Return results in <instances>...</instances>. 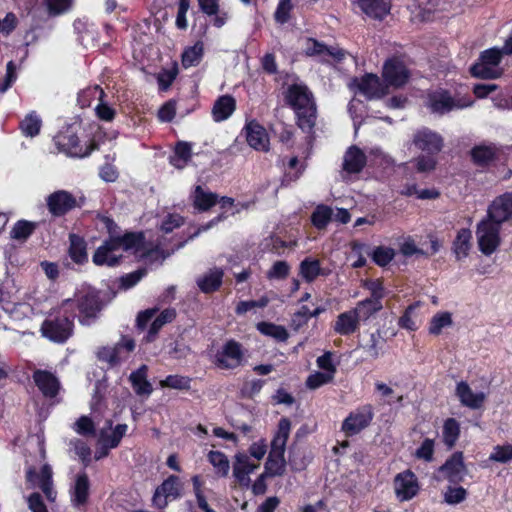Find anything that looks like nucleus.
<instances>
[{"instance_id":"1","label":"nucleus","mask_w":512,"mask_h":512,"mask_svg":"<svg viewBox=\"0 0 512 512\" xmlns=\"http://www.w3.org/2000/svg\"><path fill=\"white\" fill-rule=\"evenodd\" d=\"M109 301V294L106 291L87 286L77 290L72 298L64 299L61 303L65 314L77 318L81 326L89 327L100 319Z\"/></svg>"},{"instance_id":"2","label":"nucleus","mask_w":512,"mask_h":512,"mask_svg":"<svg viewBox=\"0 0 512 512\" xmlns=\"http://www.w3.org/2000/svg\"><path fill=\"white\" fill-rule=\"evenodd\" d=\"M79 130L80 126L71 124L63 127L54 136V143L60 152L70 157L85 158L99 149V144L94 138H90L87 144L82 145L78 135Z\"/></svg>"},{"instance_id":"3","label":"nucleus","mask_w":512,"mask_h":512,"mask_svg":"<svg viewBox=\"0 0 512 512\" xmlns=\"http://www.w3.org/2000/svg\"><path fill=\"white\" fill-rule=\"evenodd\" d=\"M75 319L71 314H65L61 303L54 315L46 318L41 324V334L44 338L56 344L66 343L74 334Z\"/></svg>"},{"instance_id":"4","label":"nucleus","mask_w":512,"mask_h":512,"mask_svg":"<svg viewBox=\"0 0 512 512\" xmlns=\"http://www.w3.org/2000/svg\"><path fill=\"white\" fill-rule=\"evenodd\" d=\"M502 224L488 216L483 217L476 225V237L479 251L490 256L497 251L502 243Z\"/></svg>"},{"instance_id":"5","label":"nucleus","mask_w":512,"mask_h":512,"mask_svg":"<svg viewBox=\"0 0 512 512\" xmlns=\"http://www.w3.org/2000/svg\"><path fill=\"white\" fill-rule=\"evenodd\" d=\"M85 201L84 196L77 198L64 189L55 190L45 198L47 210L53 218L65 217L75 209H81Z\"/></svg>"},{"instance_id":"6","label":"nucleus","mask_w":512,"mask_h":512,"mask_svg":"<svg viewBox=\"0 0 512 512\" xmlns=\"http://www.w3.org/2000/svg\"><path fill=\"white\" fill-rule=\"evenodd\" d=\"M502 58L500 48L493 47L482 51L478 62L470 67L471 75L479 79L498 78L501 73L495 68L501 63Z\"/></svg>"},{"instance_id":"7","label":"nucleus","mask_w":512,"mask_h":512,"mask_svg":"<svg viewBox=\"0 0 512 512\" xmlns=\"http://www.w3.org/2000/svg\"><path fill=\"white\" fill-rule=\"evenodd\" d=\"M135 349L133 339L123 338L114 346H101L96 352L98 361L106 363L108 368H115L128 359L129 354Z\"/></svg>"},{"instance_id":"8","label":"nucleus","mask_w":512,"mask_h":512,"mask_svg":"<svg viewBox=\"0 0 512 512\" xmlns=\"http://www.w3.org/2000/svg\"><path fill=\"white\" fill-rule=\"evenodd\" d=\"M245 354L241 343L234 339L225 342L214 357V364L222 370H233L243 365Z\"/></svg>"},{"instance_id":"9","label":"nucleus","mask_w":512,"mask_h":512,"mask_svg":"<svg viewBox=\"0 0 512 512\" xmlns=\"http://www.w3.org/2000/svg\"><path fill=\"white\" fill-rule=\"evenodd\" d=\"M373 418V406L371 404H364L348 414L342 422L341 430L346 437L355 436L367 428Z\"/></svg>"},{"instance_id":"10","label":"nucleus","mask_w":512,"mask_h":512,"mask_svg":"<svg viewBox=\"0 0 512 512\" xmlns=\"http://www.w3.org/2000/svg\"><path fill=\"white\" fill-rule=\"evenodd\" d=\"M183 484L177 475H169L154 491L152 497L153 505L163 510L168 506L169 501L182 497Z\"/></svg>"},{"instance_id":"11","label":"nucleus","mask_w":512,"mask_h":512,"mask_svg":"<svg viewBox=\"0 0 512 512\" xmlns=\"http://www.w3.org/2000/svg\"><path fill=\"white\" fill-rule=\"evenodd\" d=\"M393 487L399 502L410 501L420 492L419 480L411 469L396 474L393 479Z\"/></svg>"},{"instance_id":"12","label":"nucleus","mask_w":512,"mask_h":512,"mask_svg":"<svg viewBox=\"0 0 512 512\" xmlns=\"http://www.w3.org/2000/svg\"><path fill=\"white\" fill-rule=\"evenodd\" d=\"M241 135L245 137L249 147L255 151L265 153L270 151V137L268 132L256 119L246 121L241 130Z\"/></svg>"},{"instance_id":"13","label":"nucleus","mask_w":512,"mask_h":512,"mask_svg":"<svg viewBox=\"0 0 512 512\" xmlns=\"http://www.w3.org/2000/svg\"><path fill=\"white\" fill-rule=\"evenodd\" d=\"M443 478L453 485H458L464 481L467 475V467L464 462L462 451H455L446 461L437 469Z\"/></svg>"},{"instance_id":"14","label":"nucleus","mask_w":512,"mask_h":512,"mask_svg":"<svg viewBox=\"0 0 512 512\" xmlns=\"http://www.w3.org/2000/svg\"><path fill=\"white\" fill-rule=\"evenodd\" d=\"M412 144L426 154L438 155L443 149L444 140L439 133L422 127L414 133Z\"/></svg>"},{"instance_id":"15","label":"nucleus","mask_w":512,"mask_h":512,"mask_svg":"<svg viewBox=\"0 0 512 512\" xmlns=\"http://www.w3.org/2000/svg\"><path fill=\"white\" fill-rule=\"evenodd\" d=\"M382 77L387 87L400 88L408 82L410 73L403 61L398 57H391L383 65Z\"/></svg>"},{"instance_id":"16","label":"nucleus","mask_w":512,"mask_h":512,"mask_svg":"<svg viewBox=\"0 0 512 512\" xmlns=\"http://www.w3.org/2000/svg\"><path fill=\"white\" fill-rule=\"evenodd\" d=\"M26 481L38 487L49 501H54L56 492L53 490L52 469L48 464L42 466L40 473L35 468L29 467L26 471Z\"/></svg>"},{"instance_id":"17","label":"nucleus","mask_w":512,"mask_h":512,"mask_svg":"<svg viewBox=\"0 0 512 512\" xmlns=\"http://www.w3.org/2000/svg\"><path fill=\"white\" fill-rule=\"evenodd\" d=\"M486 216L500 224L512 219V192H505L495 197L488 205Z\"/></svg>"},{"instance_id":"18","label":"nucleus","mask_w":512,"mask_h":512,"mask_svg":"<svg viewBox=\"0 0 512 512\" xmlns=\"http://www.w3.org/2000/svg\"><path fill=\"white\" fill-rule=\"evenodd\" d=\"M33 381L43 397L55 398L61 389L59 379L51 371L36 369L32 374Z\"/></svg>"},{"instance_id":"19","label":"nucleus","mask_w":512,"mask_h":512,"mask_svg":"<svg viewBox=\"0 0 512 512\" xmlns=\"http://www.w3.org/2000/svg\"><path fill=\"white\" fill-rule=\"evenodd\" d=\"M357 82V88L366 99H379L384 97L388 93L387 85L383 84L379 77L373 73H366Z\"/></svg>"},{"instance_id":"20","label":"nucleus","mask_w":512,"mask_h":512,"mask_svg":"<svg viewBox=\"0 0 512 512\" xmlns=\"http://www.w3.org/2000/svg\"><path fill=\"white\" fill-rule=\"evenodd\" d=\"M113 239L111 236L103 241V243L95 250L92 261L96 266H107V267H117L120 265L123 256L115 255L113 252L117 251Z\"/></svg>"},{"instance_id":"21","label":"nucleus","mask_w":512,"mask_h":512,"mask_svg":"<svg viewBox=\"0 0 512 512\" xmlns=\"http://www.w3.org/2000/svg\"><path fill=\"white\" fill-rule=\"evenodd\" d=\"M430 102L432 111L440 114L448 113L454 108L468 107L472 103L470 100H455L447 90H441L431 95Z\"/></svg>"},{"instance_id":"22","label":"nucleus","mask_w":512,"mask_h":512,"mask_svg":"<svg viewBox=\"0 0 512 512\" xmlns=\"http://www.w3.org/2000/svg\"><path fill=\"white\" fill-rule=\"evenodd\" d=\"M285 100L293 110H301L314 104L313 94L305 84H291L287 88Z\"/></svg>"},{"instance_id":"23","label":"nucleus","mask_w":512,"mask_h":512,"mask_svg":"<svg viewBox=\"0 0 512 512\" xmlns=\"http://www.w3.org/2000/svg\"><path fill=\"white\" fill-rule=\"evenodd\" d=\"M208 28L209 26L207 23L199 26V29L196 32V36L199 38L198 41L193 46L187 47L182 53L181 61L183 67L188 68L200 63L204 54V44L202 39L206 36Z\"/></svg>"},{"instance_id":"24","label":"nucleus","mask_w":512,"mask_h":512,"mask_svg":"<svg viewBox=\"0 0 512 512\" xmlns=\"http://www.w3.org/2000/svg\"><path fill=\"white\" fill-rule=\"evenodd\" d=\"M472 163L480 168H488L498 158V149L494 144H479L470 150Z\"/></svg>"},{"instance_id":"25","label":"nucleus","mask_w":512,"mask_h":512,"mask_svg":"<svg viewBox=\"0 0 512 512\" xmlns=\"http://www.w3.org/2000/svg\"><path fill=\"white\" fill-rule=\"evenodd\" d=\"M367 164V156L358 146H350L343 158L342 168L349 174L360 173Z\"/></svg>"},{"instance_id":"26","label":"nucleus","mask_w":512,"mask_h":512,"mask_svg":"<svg viewBox=\"0 0 512 512\" xmlns=\"http://www.w3.org/2000/svg\"><path fill=\"white\" fill-rule=\"evenodd\" d=\"M200 11L212 17L211 23L216 28L223 27L228 19L229 13L220 9V0H197Z\"/></svg>"},{"instance_id":"27","label":"nucleus","mask_w":512,"mask_h":512,"mask_svg":"<svg viewBox=\"0 0 512 512\" xmlns=\"http://www.w3.org/2000/svg\"><path fill=\"white\" fill-rule=\"evenodd\" d=\"M359 328L360 320L353 309L340 313L333 324L334 332L341 336H350Z\"/></svg>"},{"instance_id":"28","label":"nucleus","mask_w":512,"mask_h":512,"mask_svg":"<svg viewBox=\"0 0 512 512\" xmlns=\"http://www.w3.org/2000/svg\"><path fill=\"white\" fill-rule=\"evenodd\" d=\"M258 464L250 462L249 457L245 454H238L235 457V463L233 465V475L242 487H249L251 479L249 474L252 473Z\"/></svg>"},{"instance_id":"29","label":"nucleus","mask_w":512,"mask_h":512,"mask_svg":"<svg viewBox=\"0 0 512 512\" xmlns=\"http://www.w3.org/2000/svg\"><path fill=\"white\" fill-rule=\"evenodd\" d=\"M68 256L73 263L84 265L88 262L87 242L85 238L76 233H70L68 236Z\"/></svg>"},{"instance_id":"30","label":"nucleus","mask_w":512,"mask_h":512,"mask_svg":"<svg viewBox=\"0 0 512 512\" xmlns=\"http://www.w3.org/2000/svg\"><path fill=\"white\" fill-rule=\"evenodd\" d=\"M190 199L197 211L206 212L218 203V194L206 191L201 185H196Z\"/></svg>"},{"instance_id":"31","label":"nucleus","mask_w":512,"mask_h":512,"mask_svg":"<svg viewBox=\"0 0 512 512\" xmlns=\"http://www.w3.org/2000/svg\"><path fill=\"white\" fill-rule=\"evenodd\" d=\"M456 396L459 398L462 405L470 409L481 408L485 401L484 393H474L469 384L465 381H460L457 383Z\"/></svg>"},{"instance_id":"32","label":"nucleus","mask_w":512,"mask_h":512,"mask_svg":"<svg viewBox=\"0 0 512 512\" xmlns=\"http://www.w3.org/2000/svg\"><path fill=\"white\" fill-rule=\"evenodd\" d=\"M330 269L321 267L319 259L306 257L300 262L299 273L307 283H312L317 277H326L330 274Z\"/></svg>"},{"instance_id":"33","label":"nucleus","mask_w":512,"mask_h":512,"mask_svg":"<svg viewBox=\"0 0 512 512\" xmlns=\"http://www.w3.org/2000/svg\"><path fill=\"white\" fill-rule=\"evenodd\" d=\"M236 110V100L232 95L219 96L212 107V118L215 122L227 120Z\"/></svg>"},{"instance_id":"34","label":"nucleus","mask_w":512,"mask_h":512,"mask_svg":"<svg viewBox=\"0 0 512 512\" xmlns=\"http://www.w3.org/2000/svg\"><path fill=\"white\" fill-rule=\"evenodd\" d=\"M361 10L369 17L383 20L391 10L389 0H358Z\"/></svg>"},{"instance_id":"35","label":"nucleus","mask_w":512,"mask_h":512,"mask_svg":"<svg viewBox=\"0 0 512 512\" xmlns=\"http://www.w3.org/2000/svg\"><path fill=\"white\" fill-rule=\"evenodd\" d=\"M147 373L148 367L143 364L129 376L131 386L138 396H149L153 392L152 384L147 380Z\"/></svg>"},{"instance_id":"36","label":"nucleus","mask_w":512,"mask_h":512,"mask_svg":"<svg viewBox=\"0 0 512 512\" xmlns=\"http://www.w3.org/2000/svg\"><path fill=\"white\" fill-rule=\"evenodd\" d=\"M224 272L220 268H214L208 273L199 277L196 281L198 288L206 294L216 292L223 283Z\"/></svg>"},{"instance_id":"37","label":"nucleus","mask_w":512,"mask_h":512,"mask_svg":"<svg viewBox=\"0 0 512 512\" xmlns=\"http://www.w3.org/2000/svg\"><path fill=\"white\" fill-rule=\"evenodd\" d=\"M90 481L86 472L78 473L72 492V502L75 506H84L89 499Z\"/></svg>"},{"instance_id":"38","label":"nucleus","mask_w":512,"mask_h":512,"mask_svg":"<svg viewBox=\"0 0 512 512\" xmlns=\"http://www.w3.org/2000/svg\"><path fill=\"white\" fill-rule=\"evenodd\" d=\"M118 250L123 248L128 250H141L145 244V235L142 231L126 232L122 236H111Z\"/></svg>"},{"instance_id":"39","label":"nucleus","mask_w":512,"mask_h":512,"mask_svg":"<svg viewBox=\"0 0 512 512\" xmlns=\"http://www.w3.org/2000/svg\"><path fill=\"white\" fill-rule=\"evenodd\" d=\"M472 232L468 228H461L452 243V251L457 260H462L469 255L472 244Z\"/></svg>"},{"instance_id":"40","label":"nucleus","mask_w":512,"mask_h":512,"mask_svg":"<svg viewBox=\"0 0 512 512\" xmlns=\"http://www.w3.org/2000/svg\"><path fill=\"white\" fill-rule=\"evenodd\" d=\"M176 315V310L174 308H166L162 310L152 321L145 336L146 342L155 341L161 328L165 324L171 323L176 318Z\"/></svg>"},{"instance_id":"41","label":"nucleus","mask_w":512,"mask_h":512,"mask_svg":"<svg viewBox=\"0 0 512 512\" xmlns=\"http://www.w3.org/2000/svg\"><path fill=\"white\" fill-rule=\"evenodd\" d=\"M192 159V146L185 141L175 144L173 154L169 157V163L177 169H183Z\"/></svg>"},{"instance_id":"42","label":"nucleus","mask_w":512,"mask_h":512,"mask_svg":"<svg viewBox=\"0 0 512 512\" xmlns=\"http://www.w3.org/2000/svg\"><path fill=\"white\" fill-rule=\"evenodd\" d=\"M291 431V421L287 417H282L277 425V429L271 440L270 448L275 450H286L287 441Z\"/></svg>"},{"instance_id":"43","label":"nucleus","mask_w":512,"mask_h":512,"mask_svg":"<svg viewBox=\"0 0 512 512\" xmlns=\"http://www.w3.org/2000/svg\"><path fill=\"white\" fill-rule=\"evenodd\" d=\"M256 329L264 336L271 337L277 342H286L289 339L287 329L268 321H261L256 324Z\"/></svg>"},{"instance_id":"44","label":"nucleus","mask_w":512,"mask_h":512,"mask_svg":"<svg viewBox=\"0 0 512 512\" xmlns=\"http://www.w3.org/2000/svg\"><path fill=\"white\" fill-rule=\"evenodd\" d=\"M382 308V302L366 298L359 301L352 309L355 311L360 322H366L376 313L381 311Z\"/></svg>"},{"instance_id":"45","label":"nucleus","mask_w":512,"mask_h":512,"mask_svg":"<svg viewBox=\"0 0 512 512\" xmlns=\"http://www.w3.org/2000/svg\"><path fill=\"white\" fill-rule=\"evenodd\" d=\"M297 116V126L303 132H311L315 126L316 121V107L315 104L304 107L301 110H294Z\"/></svg>"},{"instance_id":"46","label":"nucleus","mask_w":512,"mask_h":512,"mask_svg":"<svg viewBox=\"0 0 512 512\" xmlns=\"http://www.w3.org/2000/svg\"><path fill=\"white\" fill-rule=\"evenodd\" d=\"M460 424L455 418H447L443 424V442L448 449H452L460 436Z\"/></svg>"},{"instance_id":"47","label":"nucleus","mask_w":512,"mask_h":512,"mask_svg":"<svg viewBox=\"0 0 512 512\" xmlns=\"http://www.w3.org/2000/svg\"><path fill=\"white\" fill-rule=\"evenodd\" d=\"M37 227L38 223L21 219L14 224L10 236L14 240L24 242L35 232Z\"/></svg>"},{"instance_id":"48","label":"nucleus","mask_w":512,"mask_h":512,"mask_svg":"<svg viewBox=\"0 0 512 512\" xmlns=\"http://www.w3.org/2000/svg\"><path fill=\"white\" fill-rule=\"evenodd\" d=\"M42 121L36 112H31L20 122L19 128L26 137H35L40 133Z\"/></svg>"},{"instance_id":"49","label":"nucleus","mask_w":512,"mask_h":512,"mask_svg":"<svg viewBox=\"0 0 512 512\" xmlns=\"http://www.w3.org/2000/svg\"><path fill=\"white\" fill-rule=\"evenodd\" d=\"M333 211L325 204H319L311 214V223L318 230L325 229L332 219Z\"/></svg>"},{"instance_id":"50","label":"nucleus","mask_w":512,"mask_h":512,"mask_svg":"<svg viewBox=\"0 0 512 512\" xmlns=\"http://www.w3.org/2000/svg\"><path fill=\"white\" fill-rule=\"evenodd\" d=\"M452 323V315L450 312H438L431 318L428 332L431 335L438 336L441 334L443 328L451 326Z\"/></svg>"},{"instance_id":"51","label":"nucleus","mask_w":512,"mask_h":512,"mask_svg":"<svg viewBox=\"0 0 512 512\" xmlns=\"http://www.w3.org/2000/svg\"><path fill=\"white\" fill-rule=\"evenodd\" d=\"M128 426L126 424H117L111 434H104L101 432L100 440L104 443L105 448H117L127 432Z\"/></svg>"},{"instance_id":"52","label":"nucleus","mask_w":512,"mask_h":512,"mask_svg":"<svg viewBox=\"0 0 512 512\" xmlns=\"http://www.w3.org/2000/svg\"><path fill=\"white\" fill-rule=\"evenodd\" d=\"M414 167L419 173H429L437 166V155L421 154L412 160Z\"/></svg>"},{"instance_id":"53","label":"nucleus","mask_w":512,"mask_h":512,"mask_svg":"<svg viewBox=\"0 0 512 512\" xmlns=\"http://www.w3.org/2000/svg\"><path fill=\"white\" fill-rule=\"evenodd\" d=\"M160 385L171 389L189 390L191 388V378L182 375H168L160 381Z\"/></svg>"},{"instance_id":"54","label":"nucleus","mask_w":512,"mask_h":512,"mask_svg":"<svg viewBox=\"0 0 512 512\" xmlns=\"http://www.w3.org/2000/svg\"><path fill=\"white\" fill-rule=\"evenodd\" d=\"M293 8L292 0H279L274 12L275 22L280 25H284L289 22Z\"/></svg>"},{"instance_id":"55","label":"nucleus","mask_w":512,"mask_h":512,"mask_svg":"<svg viewBox=\"0 0 512 512\" xmlns=\"http://www.w3.org/2000/svg\"><path fill=\"white\" fill-rule=\"evenodd\" d=\"M395 251L391 247L378 246L372 252V260L373 262L380 266H387L394 258Z\"/></svg>"},{"instance_id":"56","label":"nucleus","mask_w":512,"mask_h":512,"mask_svg":"<svg viewBox=\"0 0 512 512\" xmlns=\"http://www.w3.org/2000/svg\"><path fill=\"white\" fill-rule=\"evenodd\" d=\"M209 462L218 469L221 476H227L229 472V460L227 456L221 451H210L208 454Z\"/></svg>"},{"instance_id":"57","label":"nucleus","mask_w":512,"mask_h":512,"mask_svg":"<svg viewBox=\"0 0 512 512\" xmlns=\"http://www.w3.org/2000/svg\"><path fill=\"white\" fill-rule=\"evenodd\" d=\"M467 495V490L462 486H448L444 493V501L449 505H456L463 502Z\"/></svg>"},{"instance_id":"58","label":"nucleus","mask_w":512,"mask_h":512,"mask_svg":"<svg viewBox=\"0 0 512 512\" xmlns=\"http://www.w3.org/2000/svg\"><path fill=\"white\" fill-rule=\"evenodd\" d=\"M435 452V441L431 438H425L421 445L415 451V457L426 462H431Z\"/></svg>"},{"instance_id":"59","label":"nucleus","mask_w":512,"mask_h":512,"mask_svg":"<svg viewBox=\"0 0 512 512\" xmlns=\"http://www.w3.org/2000/svg\"><path fill=\"white\" fill-rule=\"evenodd\" d=\"M96 95L99 96V100H102L105 97L104 90L98 85L94 88L83 90L78 94V104L82 108L89 107L91 105V99Z\"/></svg>"},{"instance_id":"60","label":"nucleus","mask_w":512,"mask_h":512,"mask_svg":"<svg viewBox=\"0 0 512 512\" xmlns=\"http://www.w3.org/2000/svg\"><path fill=\"white\" fill-rule=\"evenodd\" d=\"M364 287L371 293V297L368 299L382 302V299L385 297V289L381 279L366 280Z\"/></svg>"},{"instance_id":"61","label":"nucleus","mask_w":512,"mask_h":512,"mask_svg":"<svg viewBox=\"0 0 512 512\" xmlns=\"http://www.w3.org/2000/svg\"><path fill=\"white\" fill-rule=\"evenodd\" d=\"M334 376L326 372H315L308 376L306 386L309 389H317L325 384L332 382Z\"/></svg>"},{"instance_id":"62","label":"nucleus","mask_w":512,"mask_h":512,"mask_svg":"<svg viewBox=\"0 0 512 512\" xmlns=\"http://www.w3.org/2000/svg\"><path fill=\"white\" fill-rule=\"evenodd\" d=\"M490 460L499 462V463H507L512 460V445H497L494 447V451L490 454Z\"/></svg>"},{"instance_id":"63","label":"nucleus","mask_w":512,"mask_h":512,"mask_svg":"<svg viewBox=\"0 0 512 512\" xmlns=\"http://www.w3.org/2000/svg\"><path fill=\"white\" fill-rule=\"evenodd\" d=\"M327 45L315 38H307L304 53L308 57L324 56Z\"/></svg>"},{"instance_id":"64","label":"nucleus","mask_w":512,"mask_h":512,"mask_svg":"<svg viewBox=\"0 0 512 512\" xmlns=\"http://www.w3.org/2000/svg\"><path fill=\"white\" fill-rule=\"evenodd\" d=\"M290 273V266L286 261H276L267 272L269 279H285Z\"/></svg>"}]
</instances>
